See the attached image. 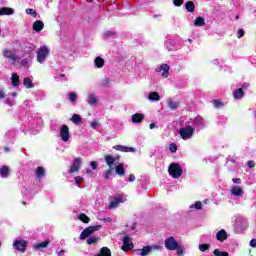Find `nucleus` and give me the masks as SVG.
I'll list each match as a JSON object with an SVG mask.
<instances>
[{
    "instance_id": "nucleus-27",
    "label": "nucleus",
    "mask_w": 256,
    "mask_h": 256,
    "mask_svg": "<svg viewBox=\"0 0 256 256\" xmlns=\"http://www.w3.org/2000/svg\"><path fill=\"white\" fill-rule=\"evenodd\" d=\"M0 177L3 179H7V177H9V166H3L0 169Z\"/></svg>"
},
{
    "instance_id": "nucleus-40",
    "label": "nucleus",
    "mask_w": 256,
    "mask_h": 256,
    "mask_svg": "<svg viewBox=\"0 0 256 256\" xmlns=\"http://www.w3.org/2000/svg\"><path fill=\"white\" fill-rule=\"evenodd\" d=\"M79 221H82V223H89V221H91V219L84 213H81L78 216Z\"/></svg>"
},
{
    "instance_id": "nucleus-17",
    "label": "nucleus",
    "mask_w": 256,
    "mask_h": 256,
    "mask_svg": "<svg viewBox=\"0 0 256 256\" xmlns=\"http://www.w3.org/2000/svg\"><path fill=\"white\" fill-rule=\"evenodd\" d=\"M235 231L236 233H243V231H245V229H247V222H236L235 225Z\"/></svg>"
},
{
    "instance_id": "nucleus-20",
    "label": "nucleus",
    "mask_w": 256,
    "mask_h": 256,
    "mask_svg": "<svg viewBox=\"0 0 256 256\" xmlns=\"http://www.w3.org/2000/svg\"><path fill=\"white\" fill-rule=\"evenodd\" d=\"M116 174L119 175L120 177H123L125 175V168L123 163H119V161L116 162Z\"/></svg>"
},
{
    "instance_id": "nucleus-42",
    "label": "nucleus",
    "mask_w": 256,
    "mask_h": 256,
    "mask_svg": "<svg viewBox=\"0 0 256 256\" xmlns=\"http://www.w3.org/2000/svg\"><path fill=\"white\" fill-rule=\"evenodd\" d=\"M213 105L216 109H221L225 104L221 100H213Z\"/></svg>"
},
{
    "instance_id": "nucleus-12",
    "label": "nucleus",
    "mask_w": 256,
    "mask_h": 256,
    "mask_svg": "<svg viewBox=\"0 0 256 256\" xmlns=\"http://www.w3.org/2000/svg\"><path fill=\"white\" fill-rule=\"evenodd\" d=\"M81 157H77L74 159L72 165L70 166V173H77L79 172V169H81Z\"/></svg>"
},
{
    "instance_id": "nucleus-15",
    "label": "nucleus",
    "mask_w": 256,
    "mask_h": 256,
    "mask_svg": "<svg viewBox=\"0 0 256 256\" xmlns=\"http://www.w3.org/2000/svg\"><path fill=\"white\" fill-rule=\"evenodd\" d=\"M169 65L168 64H162L159 68H156L157 73H162V77L164 79H167L169 77Z\"/></svg>"
},
{
    "instance_id": "nucleus-4",
    "label": "nucleus",
    "mask_w": 256,
    "mask_h": 256,
    "mask_svg": "<svg viewBox=\"0 0 256 256\" xmlns=\"http://www.w3.org/2000/svg\"><path fill=\"white\" fill-rule=\"evenodd\" d=\"M2 56L6 61L9 63V65H15L17 61H19V55H17V50L6 48L2 51Z\"/></svg>"
},
{
    "instance_id": "nucleus-13",
    "label": "nucleus",
    "mask_w": 256,
    "mask_h": 256,
    "mask_svg": "<svg viewBox=\"0 0 256 256\" xmlns=\"http://www.w3.org/2000/svg\"><path fill=\"white\" fill-rule=\"evenodd\" d=\"M86 102L88 103V105H91V107H97L99 99L97 98V95H95V93H89L87 95Z\"/></svg>"
},
{
    "instance_id": "nucleus-62",
    "label": "nucleus",
    "mask_w": 256,
    "mask_h": 256,
    "mask_svg": "<svg viewBox=\"0 0 256 256\" xmlns=\"http://www.w3.org/2000/svg\"><path fill=\"white\" fill-rule=\"evenodd\" d=\"M247 87H249V84H247V83H244V84L242 85V89H247Z\"/></svg>"
},
{
    "instance_id": "nucleus-51",
    "label": "nucleus",
    "mask_w": 256,
    "mask_h": 256,
    "mask_svg": "<svg viewBox=\"0 0 256 256\" xmlns=\"http://www.w3.org/2000/svg\"><path fill=\"white\" fill-rule=\"evenodd\" d=\"M5 97H7V95L5 94V90H3V88H0V99H5Z\"/></svg>"
},
{
    "instance_id": "nucleus-37",
    "label": "nucleus",
    "mask_w": 256,
    "mask_h": 256,
    "mask_svg": "<svg viewBox=\"0 0 256 256\" xmlns=\"http://www.w3.org/2000/svg\"><path fill=\"white\" fill-rule=\"evenodd\" d=\"M70 121H72V123H75V125H79L82 119H81V116H79V114H73Z\"/></svg>"
},
{
    "instance_id": "nucleus-47",
    "label": "nucleus",
    "mask_w": 256,
    "mask_h": 256,
    "mask_svg": "<svg viewBox=\"0 0 256 256\" xmlns=\"http://www.w3.org/2000/svg\"><path fill=\"white\" fill-rule=\"evenodd\" d=\"M55 78L58 79V81H67L64 74H56Z\"/></svg>"
},
{
    "instance_id": "nucleus-11",
    "label": "nucleus",
    "mask_w": 256,
    "mask_h": 256,
    "mask_svg": "<svg viewBox=\"0 0 256 256\" xmlns=\"http://www.w3.org/2000/svg\"><path fill=\"white\" fill-rule=\"evenodd\" d=\"M123 246H122V251H131L133 249V241L131 240V237L129 236H124L123 237Z\"/></svg>"
},
{
    "instance_id": "nucleus-21",
    "label": "nucleus",
    "mask_w": 256,
    "mask_h": 256,
    "mask_svg": "<svg viewBox=\"0 0 256 256\" xmlns=\"http://www.w3.org/2000/svg\"><path fill=\"white\" fill-rule=\"evenodd\" d=\"M45 27V24L43 21L37 20L33 24V30L39 33L40 31H43V28Z\"/></svg>"
},
{
    "instance_id": "nucleus-54",
    "label": "nucleus",
    "mask_w": 256,
    "mask_h": 256,
    "mask_svg": "<svg viewBox=\"0 0 256 256\" xmlns=\"http://www.w3.org/2000/svg\"><path fill=\"white\" fill-rule=\"evenodd\" d=\"M247 165L250 169H253V167H255V162L253 160H250L247 162Z\"/></svg>"
},
{
    "instance_id": "nucleus-44",
    "label": "nucleus",
    "mask_w": 256,
    "mask_h": 256,
    "mask_svg": "<svg viewBox=\"0 0 256 256\" xmlns=\"http://www.w3.org/2000/svg\"><path fill=\"white\" fill-rule=\"evenodd\" d=\"M214 255L215 256H229L228 252H221L219 249L214 250Z\"/></svg>"
},
{
    "instance_id": "nucleus-10",
    "label": "nucleus",
    "mask_w": 256,
    "mask_h": 256,
    "mask_svg": "<svg viewBox=\"0 0 256 256\" xmlns=\"http://www.w3.org/2000/svg\"><path fill=\"white\" fill-rule=\"evenodd\" d=\"M13 247L14 249H16V251H20V253H25V251H27V241L16 240L13 243Z\"/></svg>"
},
{
    "instance_id": "nucleus-41",
    "label": "nucleus",
    "mask_w": 256,
    "mask_h": 256,
    "mask_svg": "<svg viewBox=\"0 0 256 256\" xmlns=\"http://www.w3.org/2000/svg\"><path fill=\"white\" fill-rule=\"evenodd\" d=\"M68 98L71 103H77V94L75 92L69 93Z\"/></svg>"
},
{
    "instance_id": "nucleus-7",
    "label": "nucleus",
    "mask_w": 256,
    "mask_h": 256,
    "mask_svg": "<svg viewBox=\"0 0 256 256\" xmlns=\"http://www.w3.org/2000/svg\"><path fill=\"white\" fill-rule=\"evenodd\" d=\"M99 229H101V225L87 227L81 232L79 239L81 241L89 239V237H91L95 231H99Z\"/></svg>"
},
{
    "instance_id": "nucleus-23",
    "label": "nucleus",
    "mask_w": 256,
    "mask_h": 256,
    "mask_svg": "<svg viewBox=\"0 0 256 256\" xmlns=\"http://www.w3.org/2000/svg\"><path fill=\"white\" fill-rule=\"evenodd\" d=\"M19 75L17 73H13L11 76V85L12 87H19L20 85Z\"/></svg>"
},
{
    "instance_id": "nucleus-39",
    "label": "nucleus",
    "mask_w": 256,
    "mask_h": 256,
    "mask_svg": "<svg viewBox=\"0 0 256 256\" xmlns=\"http://www.w3.org/2000/svg\"><path fill=\"white\" fill-rule=\"evenodd\" d=\"M186 11H188L189 13H193V11H195V4L191 1H188L186 3Z\"/></svg>"
},
{
    "instance_id": "nucleus-58",
    "label": "nucleus",
    "mask_w": 256,
    "mask_h": 256,
    "mask_svg": "<svg viewBox=\"0 0 256 256\" xmlns=\"http://www.w3.org/2000/svg\"><path fill=\"white\" fill-rule=\"evenodd\" d=\"M82 181H83V177H81V176H78L75 178V183H77V184L81 183Z\"/></svg>"
},
{
    "instance_id": "nucleus-34",
    "label": "nucleus",
    "mask_w": 256,
    "mask_h": 256,
    "mask_svg": "<svg viewBox=\"0 0 256 256\" xmlns=\"http://www.w3.org/2000/svg\"><path fill=\"white\" fill-rule=\"evenodd\" d=\"M96 256H111V250L107 247H102L100 253H98Z\"/></svg>"
},
{
    "instance_id": "nucleus-18",
    "label": "nucleus",
    "mask_w": 256,
    "mask_h": 256,
    "mask_svg": "<svg viewBox=\"0 0 256 256\" xmlns=\"http://www.w3.org/2000/svg\"><path fill=\"white\" fill-rule=\"evenodd\" d=\"M217 241H220V243H223L227 239V231L225 229H221L216 234Z\"/></svg>"
},
{
    "instance_id": "nucleus-2",
    "label": "nucleus",
    "mask_w": 256,
    "mask_h": 256,
    "mask_svg": "<svg viewBox=\"0 0 256 256\" xmlns=\"http://www.w3.org/2000/svg\"><path fill=\"white\" fill-rule=\"evenodd\" d=\"M164 245L168 251H176L177 255H183V245L179 244L175 237L170 236L164 240Z\"/></svg>"
},
{
    "instance_id": "nucleus-46",
    "label": "nucleus",
    "mask_w": 256,
    "mask_h": 256,
    "mask_svg": "<svg viewBox=\"0 0 256 256\" xmlns=\"http://www.w3.org/2000/svg\"><path fill=\"white\" fill-rule=\"evenodd\" d=\"M169 151H171V153H177V144L175 143L170 144Z\"/></svg>"
},
{
    "instance_id": "nucleus-24",
    "label": "nucleus",
    "mask_w": 256,
    "mask_h": 256,
    "mask_svg": "<svg viewBox=\"0 0 256 256\" xmlns=\"http://www.w3.org/2000/svg\"><path fill=\"white\" fill-rule=\"evenodd\" d=\"M167 105L171 111H175V109L179 108V105H181V103L179 101H174L170 99L168 100Z\"/></svg>"
},
{
    "instance_id": "nucleus-35",
    "label": "nucleus",
    "mask_w": 256,
    "mask_h": 256,
    "mask_svg": "<svg viewBox=\"0 0 256 256\" xmlns=\"http://www.w3.org/2000/svg\"><path fill=\"white\" fill-rule=\"evenodd\" d=\"M98 242H99V237L97 236L88 237L86 240L87 245H96V243Z\"/></svg>"
},
{
    "instance_id": "nucleus-52",
    "label": "nucleus",
    "mask_w": 256,
    "mask_h": 256,
    "mask_svg": "<svg viewBox=\"0 0 256 256\" xmlns=\"http://www.w3.org/2000/svg\"><path fill=\"white\" fill-rule=\"evenodd\" d=\"M174 5H176V7H181V5H183V0H174Z\"/></svg>"
},
{
    "instance_id": "nucleus-3",
    "label": "nucleus",
    "mask_w": 256,
    "mask_h": 256,
    "mask_svg": "<svg viewBox=\"0 0 256 256\" xmlns=\"http://www.w3.org/2000/svg\"><path fill=\"white\" fill-rule=\"evenodd\" d=\"M120 157L119 156H111V155H106L105 156V161L109 167L108 170H106L104 173H103V177L104 179H111V173L113 171V165H117V161H119Z\"/></svg>"
},
{
    "instance_id": "nucleus-32",
    "label": "nucleus",
    "mask_w": 256,
    "mask_h": 256,
    "mask_svg": "<svg viewBox=\"0 0 256 256\" xmlns=\"http://www.w3.org/2000/svg\"><path fill=\"white\" fill-rule=\"evenodd\" d=\"M165 47H166L167 51H175V41L167 40L165 42Z\"/></svg>"
},
{
    "instance_id": "nucleus-16",
    "label": "nucleus",
    "mask_w": 256,
    "mask_h": 256,
    "mask_svg": "<svg viewBox=\"0 0 256 256\" xmlns=\"http://www.w3.org/2000/svg\"><path fill=\"white\" fill-rule=\"evenodd\" d=\"M114 149H116V151H122V153H135V148L123 145H116Z\"/></svg>"
},
{
    "instance_id": "nucleus-49",
    "label": "nucleus",
    "mask_w": 256,
    "mask_h": 256,
    "mask_svg": "<svg viewBox=\"0 0 256 256\" xmlns=\"http://www.w3.org/2000/svg\"><path fill=\"white\" fill-rule=\"evenodd\" d=\"M150 251H161L160 245H152L150 246Z\"/></svg>"
},
{
    "instance_id": "nucleus-56",
    "label": "nucleus",
    "mask_w": 256,
    "mask_h": 256,
    "mask_svg": "<svg viewBox=\"0 0 256 256\" xmlns=\"http://www.w3.org/2000/svg\"><path fill=\"white\" fill-rule=\"evenodd\" d=\"M90 167H92V169H97V162L96 161H92L91 163H90Z\"/></svg>"
},
{
    "instance_id": "nucleus-55",
    "label": "nucleus",
    "mask_w": 256,
    "mask_h": 256,
    "mask_svg": "<svg viewBox=\"0 0 256 256\" xmlns=\"http://www.w3.org/2000/svg\"><path fill=\"white\" fill-rule=\"evenodd\" d=\"M194 207H195V209H201V207H203V204L198 201V202H196V203L194 204Z\"/></svg>"
},
{
    "instance_id": "nucleus-29",
    "label": "nucleus",
    "mask_w": 256,
    "mask_h": 256,
    "mask_svg": "<svg viewBox=\"0 0 256 256\" xmlns=\"http://www.w3.org/2000/svg\"><path fill=\"white\" fill-rule=\"evenodd\" d=\"M13 13H14V11L12 8H9V7L0 8V16L13 15Z\"/></svg>"
},
{
    "instance_id": "nucleus-63",
    "label": "nucleus",
    "mask_w": 256,
    "mask_h": 256,
    "mask_svg": "<svg viewBox=\"0 0 256 256\" xmlns=\"http://www.w3.org/2000/svg\"><path fill=\"white\" fill-rule=\"evenodd\" d=\"M86 173H87V175H91L93 173V171H91V169H87Z\"/></svg>"
},
{
    "instance_id": "nucleus-50",
    "label": "nucleus",
    "mask_w": 256,
    "mask_h": 256,
    "mask_svg": "<svg viewBox=\"0 0 256 256\" xmlns=\"http://www.w3.org/2000/svg\"><path fill=\"white\" fill-rule=\"evenodd\" d=\"M199 249L201 251H207V249H209V244H200Z\"/></svg>"
},
{
    "instance_id": "nucleus-1",
    "label": "nucleus",
    "mask_w": 256,
    "mask_h": 256,
    "mask_svg": "<svg viewBox=\"0 0 256 256\" xmlns=\"http://www.w3.org/2000/svg\"><path fill=\"white\" fill-rule=\"evenodd\" d=\"M205 129V119L201 116L190 118L178 131L183 141H189L195 135V131Z\"/></svg>"
},
{
    "instance_id": "nucleus-59",
    "label": "nucleus",
    "mask_w": 256,
    "mask_h": 256,
    "mask_svg": "<svg viewBox=\"0 0 256 256\" xmlns=\"http://www.w3.org/2000/svg\"><path fill=\"white\" fill-rule=\"evenodd\" d=\"M98 126H99V123H97L96 121L91 123V128L92 129H97Z\"/></svg>"
},
{
    "instance_id": "nucleus-45",
    "label": "nucleus",
    "mask_w": 256,
    "mask_h": 256,
    "mask_svg": "<svg viewBox=\"0 0 256 256\" xmlns=\"http://www.w3.org/2000/svg\"><path fill=\"white\" fill-rule=\"evenodd\" d=\"M27 15H32V17H37V12L34 9L28 8L26 9Z\"/></svg>"
},
{
    "instance_id": "nucleus-48",
    "label": "nucleus",
    "mask_w": 256,
    "mask_h": 256,
    "mask_svg": "<svg viewBox=\"0 0 256 256\" xmlns=\"http://www.w3.org/2000/svg\"><path fill=\"white\" fill-rule=\"evenodd\" d=\"M238 39H241L242 37H245V30L239 29L237 32Z\"/></svg>"
},
{
    "instance_id": "nucleus-36",
    "label": "nucleus",
    "mask_w": 256,
    "mask_h": 256,
    "mask_svg": "<svg viewBox=\"0 0 256 256\" xmlns=\"http://www.w3.org/2000/svg\"><path fill=\"white\" fill-rule=\"evenodd\" d=\"M5 137L7 138L6 141H9V143H13V140L15 139V132L8 131V132H6Z\"/></svg>"
},
{
    "instance_id": "nucleus-19",
    "label": "nucleus",
    "mask_w": 256,
    "mask_h": 256,
    "mask_svg": "<svg viewBox=\"0 0 256 256\" xmlns=\"http://www.w3.org/2000/svg\"><path fill=\"white\" fill-rule=\"evenodd\" d=\"M144 119H145V115L141 113H135L132 115V123L134 124L142 123Z\"/></svg>"
},
{
    "instance_id": "nucleus-60",
    "label": "nucleus",
    "mask_w": 256,
    "mask_h": 256,
    "mask_svg": "<svg viewBox=\"0 0 256 256\" xmlns=\"http://www.w3.org/2000/svg\"><path fill=\"white\" fill-rule=\"evenodd\" d=\"M250 247H256V239L250 241Z\"/></svg>"
},
{
    "instance_id": "nucleus-28",
    "label": "nucleus",
    "mask_w": 256,
    "mask_h": 256,
    "mask_svg": "<svg viewBox=\"0 0 256 256\" xmlns=\"http://www.w3.org/2000/svg\"><path fill=\"white\" fill-rule=\"evenodd\" d=\"M35 174L37 179H43V177H45V168H43L42 166L38 167Z\"/></svg>"
},
{
    "instance_id": "nucleus-64",
    "label": "nucleus",
    "mask_w": 256,
    "mask_h": 256,
    "mask_svg": "<svg viewBox=\"0 0 256 256\" xmlns=\"http://www.w3.org/2000/svg\"><path fill=\"white\" fill-rule=\"evenodd\" d=\"M155 127H156L155 123L150 124V129H155Z\"/></svg>"
},
{
    "instance_id": "nucleus-26",
    "label": "nucleus",
    "mask_w": 256,
    "mask_h": 256,
    "mask_svg": "<svg viewBox=\"0 0 256 256\" xmlns=\"http://www.w3.org/2000/svg\"><path fill=\"white\" fill-rule=\"evenodd\" d=\"M148 100L149 101H161V96L159 95V92H150L148 94Z\"/></svg>"
},
{
    "instance_id": "nucleus-61",
    "label": "nucleus",
    "mask_w": 256,
    "mask_h": 256,
    "mask_svg": "<svg viewBox=\"0 0 256 256\" xmlns=\"http://www.w3.org/2000/svg\"><path fill=\"white\" fill-rule=\"evenodd\" d=\"M58 256H64L65 255V250H61L59 252H57Z\"/></svg>"
},
{
    "instance_id": "nucleus-57",
    "label": "nucleus",
    "mask_w": 256,
    "mask_h": 256,
    "mask_svg": "<svg viewBox=\"0 0 256 256\" xmlns=\"http://www.w3.org/2000/svg\"><path fill=\"white\" fill-rule=\"evenodd\" d=\"M129 183H133V181H135V175L131 174L128 178Z\"/></svg>"
},
{
    "instance_id": "nucleus-8",
    "label": "nucleus",
    "mask_w": 256,
    "mask_h": 256,
    "mask_svg": "<svg viewBox=\"0 0 256 256\" xmlns=\"http://www.w3.org/2000/svg\"><path fill=\"white\" fill-rule=\"evenodd\" d=\"M127 201V198L123 194H117L113 197L111 200L108 209H117L119 207L120 203H125Z\"/></svg>"
},
{
    "instance_id": "nucleus-30",
    "label": "nucleus",
    "mask_w": 256,
    "mask_h": 256,
    "mask_svg": "<svg viewBox=\"0 0 256 256\" xmlns=\"http://www.w3.org/2000/svg\"><path fill=\"white\" fill-rule=\"evenodd\" d=\"M244 95L243 88H239L233 92L234 99H243Z\"/></svg>"
},
{
    "instance_id": "nucleus-25",
    "label": "nucleus",
    "mask_w": 256,
    "mask_h": 256,
    "mask_svg": "<svg viewBox=\"0 0 256 256\" xmlns=\"http://www.w3.org/2000/svg\"><path fill=\"white\" fill-rule=\"evenodd\" d=\"M49 243H51L49 240L40 242V243L34 245V249H36V251H39L41 249H47V247L49 246Z\"/></svg>"
},
{
    "instance_id": "nucleus-43",
    "label": "nucleus",
    "mask_w": 256,
    "mask_h": 256,
    "mask_svg": "<svg viewBox=\"0 0 256 256\" xmlns=\"http://www.w3.org/2000/svg\"><path fill=\"white\" fill-rule=\"evenodd\" d=\"M21 65H22V67H30V65H31V59H29V58L23 59V60L21 61Z\"/></svg>"
},
{
    "instance_id": "nucleus-53",
    "label": "nucleus",
    "mask_w": 256,
    "mask_h": 256,
    "mask_svg": "<svg viewBox=\"0 0 256 256\" xmlns=\"http://www.w3.org/2000/svg\"><path fill=\"white\" fill-rule=\"evenodd\" d=\"M232 181H233V183H235L236 185H241V183H242L241 178H233Z\"/></svg>"
},
{
    "instance_id": "nucleus-6",
    "label": "nucleus",
    "mask_w": 256,
    "mask_h": 256,
    "mask_svg": "<svg viewBox=\"0 0 256 256\" xmlns=\"http://www.w3.org/2000/svg\"><path fill=\"white\" fill-rule=\"evenodd\" d=\"M48 57H49V47H47L46 45L41 46L37 50V62L43 65V63H45Z\"/></svg>"
},
{
    "instance_id": "nucleus-22",
    "label": "nucleus",
    "mask_w": 256,
    "mask_h": 256,
    "mask_svg": "<svg viewBox=\"0 0 256 256\" xmlns=\"http://www.w3.org/2000/svg\"><path fill=\"white\" fill-rule=\"evenodd\" d=\"M94 65L97 69H103V67L105 66V60L101 58V56H98L94 60Z\"/></svg>"
},
{
    "instance_id": "nucleus-14",
    "label": "nucleus",
    "mask_w": 256,
    "mask_h": 256,
    "mask_svg": "<svg viewBox=\"0 0 256 256\" xmlns=\"http://www.w3.org/2000/svg\"><path fill=\"white\" fill-rule=\"evenodd\" d=\"M230 193L234 197H243V195H245V191L241 186H232L230 189Z\"/></svg>"
},
{
    "instance_id": "nucleus-9",
    "label": "nucleus",
    "mask_w": 256,
    "mask_h": 256,
    "mask_svg": "<svg viewBox=\"0 0 256 256\" xmlns=\"http://www.w3.org/2000/svg\"><path fill=\"white\" fill-rule=\"evenodd\" d=\"M60 137L64 143H67V141H69V139H71V134L69 133V126H67V125L61 126Z\"/></svg>"
},
{
    "instance_id": "nucleus-38",
    "label": "nucleus",
    "mask_w": 256,
    "mask_h": 256,
    "mask_svg": "<svg viewBox=\"0 0 256 256\" xmlns=\"http://www.w3.org/2000/svg\"><path fill=\"white\" fill-rule=\"evenodd\" d=\"M149 253H151V246H144V247L140 250V255H141V256L149 255Z\"/></svg>"
},
{
    "instance_id": "nucleus-5",
    "label": "nucleus",
    "mask_w": 256,
    "mask_h": 256,
    "mask_svg": "<svg viewBox=\"0 0 256 256\" xmlns=\"http://www.w3.org/2000/svg\"><path fill=\"white\" fill-rule=\"evenodd\" d=\"M168 172L173 179H179L183 175V168H181L179 163H172L169 165Z\"/></svg>"
},
{
    "instance_id": "nucleus-31",
    "label": "nucleus",
    "mask_w": 256,
    "mask_h": 256,
    "mask_svg": "<svg viewBox=\"0 0 256 256\" xmlns=\"http://www.w3.org/2000/svg\"><path fill=\"white\" fill-rule=\"evenodd\" d=\"M205 26V18L199 16L194 21V27H203Z\"/></svg>"
},
{
    "instance_id": "nucleus-33",
    "label": "nucleus",
    "mask_w": 256,
    "mask_h": 256,
    "mask_svg": "<svg viewBox=\"0 0 256 256\" xmlns=\"http://www.w3.org/2000/svg\"><path fill=\"white\" fill-rule=\"evenodd\" d=\"M23 85L26 87V89H33V87H35L31 78H24Z\"/></svg>"
}]
</instances>
